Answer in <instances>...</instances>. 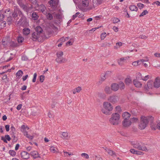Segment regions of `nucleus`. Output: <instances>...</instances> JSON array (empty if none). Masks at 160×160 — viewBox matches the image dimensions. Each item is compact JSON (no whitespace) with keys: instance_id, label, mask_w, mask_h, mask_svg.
Returning a JSON list of instances; mask_svg holds the SVG:
<instances>
[{"instance_id":"35","label":"nucleus","mask_w":160,"mask_h":160,"mask_svg":"<svg viewBox=\"0 0 160 160\" xmlns=\"http://www.w3.org/2000/svg\"><path fill=\"white\" fill-rule=\"evenodd\" d=\"M129 9L132 11H137L138 10L137 7L134 5L130 6L129 7Z\"/></svg>"},{"instance_id":"30","label":"nucleus","mask_w":160,"mask_h":160,"mask_svg":"<svg viewBox=\"0 0 160 160\" xmlns=\"http://www.w3.org/2000/svg\"><path fill=\"white\" fill-rule=\"evenodd\" d=\"M39 17L38 14L35 12H33L32 14V18L34 20H38Z\"/></svg>"},{"instance_id":"38","label":"nucleus","mask_w":160,"mask_h":160,"mask_svg":"<svg viewBox=\"0 0 160 160\" xmlns=\"http://www.w3.org/2000/svg\"><path fill=\"white\" fill-rule=\"evenodd\" d=\"M6 22L5 21H2L0 22V28H2L6 26Z\"/></svg>"},{"instance_id":"25","label":"nucleus","mask_w":160,"mask_h":160,"mask_svg":"<svg viewBox=\"0 0 160 160\" xmlns=\"http://www.w3.org/2000/svg\"><path fill=\"white\" fill-rule=\"evenodd\" d=\"M11 14V12L10 11V9H6L3 13L4 16L8 17L9 16V15Z\"/></svg>"},{"instance_id":"51","label":"nucleus","mask_w":160,"mask_h":160,"mask_svg":"<svg viewBox=\"0 0 160 160\" xmlns=\"http://www.w3.org/2000/svg\"><path fill=\"white\" fill-rule=\"evenodd\" d=\"M148 13V12L147 11V10H144L142 13L139 15L140 17H142L144 15H146Z\"/></svg>"},{"instance_id":"53","label":"nucleus","mask_w":160,"mask_h":160,"mask_svg":"<svg viewBox=\"0 0 160 160\" xmlns=\"http://www.w3.org/2000/svg\"><path fill=\"white\" fill-rule=\"evenodd\" d=\"M44 80V76L42 75L40 76V81L41 82H42Z\"/></svg>"},{"instance_id":"10","label":"nucleus","mask_w":160,"mask_h":160,"mask_svg":"<svg viewBox=\"0 0 160 160\" xmlns=\"http://www.w3.org/2000/svg\"><path fill=\"white\" fill-rule=\"evenodd\" d=\"M131 121L130 119L123 120L122 122L123 127L125 128L129 127L132 124Z\"/></svg>"},{"instance_id":"37","label":"nucleus","mask_w":160,"mask_h":160,"mask_svg":"<svg viewBox=\"0 0 160 160\" xmlns=\"http://www.w3.org/2000/svg\"><path fill=\"white\" fill-rule=\"evenodd\" d=\"M7 18V22L9 25H10L12 22V17L11 16H8Z\"/></svg>"},{"instance_id":"56","label":"nucleus","mask_w":160,"mask_h":160,"mask_svg":"<svg viewBox=\"0 0 160 160\" xmlns=\"http://www.w3.org/2000/svg\"><path fill=\"white\" fill-rule=\"evenodd\" d=\"M37 76V74L36 73H35L33 75V78L32 80L33 82H35L36 80V77Z\"/></svg>"},{"instance_id":"15","label":"nucleus","mask_w":160,"mask_h":160,"mask_svg":"<svg viewBox=\"0 0 160 160\" xmlns=\"http://www.w3.org/2000/svg\"><path fill=\"white\" fill-rule=\"evenodd\" d=\"M111 87L112 90L114 92L118 91L119 88V85L116 83H112L111 86Z\"/></svg>"},{"instance_id":"26","label":"nucleus","mask_w":160,"mask_h":160,"mask_svg":"<svg viewBox=\"0 0 160 160\" xmlns=\"http://www.w3.org/2000/svg\"><path fill=\"white\" fill-rule=\"evenodd\" d=\"M35 30V32H37L39 34H40L41 35L43 31V30L40 27H37L36 28Z\"/></svg>"},{"instance_id":"28","label":"nucleus","mask_w":160,"mask_h":160,"mask_svg":"<svg viewBox=\"0 0 160 160\" xmlns=\"http://www.w3.org/2000/svg\"><path fill=\"white\" fill-rule=\"evenodd\" d=\"M105 150L110 155L112 156H113L114 155L116 156L115 152H114L113 151L107 148L105 149Z\"/></svg>"},{"instance_id":"14","label":"nucleus","mask_w":160,"mask_h":160,"mask_svg":"<svg viewBox=\"0 0 160 160\" xmlns=\"http://www.w3.org/2000/svg\"><path fill=\"white\" fill-rule=\"evenodd\" d=\"M41 35L37 32H34L32 34L31 38L34 41L38 40V39Z\"/></svg>"},{"instance_id":"50","label":"nucleus","mask_w":160,"mask_h":160,"mask_svg":"<svg viewBox=\"0 0 160 160\" xmlns=\"http://www.w3.org/2000/svg\"><path fill=\"white\" fill-rule=\"evenodd\" d=\"M9 153L12 156H15L16 154V152L13 150H10Z\"/></svg>"},{"instance_id":"47","label":"nucleus","mask_w":160,"mask_h":160,"mask_svg":"<svg viewBox=\"0 0 160 160\" xmlns=\"http://www.w3.org/2000/svg\"><path fill=\"white\" fill-rule=\"evenodd\" d=\"M120 21V20L116 18H114L112 19V22H113L114 23H117Z\"/></svg>"},{"instance_id":"22","label":"nucleus","mask_w":160,"mask_h":160,"mask_svg":"<svg viewBox=\"0 0 160 160\" xmlns=\"http://www.w3.org/2000/svg\"><path fill=\"white\" fill-rule=\"evenodd\" d=\"M39 9L44 14H46V12L47 10H46V7L43 5H40Z\"/></svg>"},{"instance_id":"1","label":"nucleus","mask_w":160,"mask_h":160,"mask_svg":"<svg viewBox=\"0 0 160 160\" xmlns=\"http://www.w3.org/2000/svg\"><path fill=\"white\" fill-rule=\"evenodd\" d=\"M113 109V106L112 104L108 101H105L102 103L101 111L103 114L109 115L111 114Z\"/></svg>"},{"instance_id":"21","label":"nucleus","mask_w":160,"mask_h":160,"mask_svg":"<svg viewBox=\"0 0 160 160\" xmlns=\"http://www.w3.org/2000/svg\"><path fill=\"white\" fill-rule=\"evenodd\" d=\"M133 83L136 87L140 88L142 87V84L141 82L136 80H133Z\"/></svg>"},{"instance_id":"5","label":"nucleus","mask_w":160,"mask_h":160,"mask_svg":"<svg viewBox=\"0 0 160 160\" xmlns=\"http://www.w3.org/2000/svg\"><path fill=\"white\" fill-rule=\"evenodd\" d=\"M56 55L57 58H56V61L58 63H61L65 62V59L62 57L63 55V52L62 51L58 52Z\"/></svg>"},{"instance_id":"55","label":"nucleus","mask_w":160,"mask_h":160,"mask_svg":"<svg viewBox=\"0 0 160 160\" xmlns=\"http://www.w3.org/2000/svg\"><path fill=\"white\" fill-rule=\"evenodd\" d=\"M11 131H12V133L11 134H14L15 132V128H14V127H13V126H11Z\"/></svg>"},{"instance_id":"31","label":"nucleus","mask_w":160,"mask_h":160,"mask_svg":"<svg viewBox=\"0 0 160 160\" xmlns=\"http://www.w3.org/2000/svg\"><path fill=\"white\" fill-rule=\"evenodd\" d=\"M23 74L22 71L21 70H19L16 74V76L18 78H20Z\"/></svg>"},{"instance_id":"49","label":"nucleus","mask_w":160,"mask_h":160,"mask_svg":"<svg viewBox=\"0 0 160 160\" xmlns=\"http://www.w3.org/2000/svg\"><path fill=\"white\" fill-rule=\"evenodd\" d=\"M12 15L14 18H16L18 16L17 9L15 10L12 14Z\"/></svg>"},{"instance_id":"33","label":"nucleus","mask_w":160,"mask_h":160,"mask_svg":"<svg viewBox=\"0 0 160 160\" xmlns=\"http://www.w3.org/2000/svg\"><path fill=\"white\" fill-rule=\"evenodd\" d=\"M125 82L126 85H129L130 84L132 83V81L130 78H127L125 79Z\"/></svg>"},{"instance_id":"32","label":"nucleus","mask_w":160,"mask_h":160,"mask_svg":"<svg viewBox=\"0 0 160 160\" xmlns=\"http://www.w3.org/2000/svg\"><path fill=\"white\" fill-rule=\"evenodd\" d=\"M89 2L88 0H82V4L84 7H87L89 4Z\"/></svg>"},{"instance_id":"52","label":"nucleus","mask_w":160,"mask_h":160,"mask_svg":"<svg viewBox=\"0 0 160 160\" xmlns=\"http://www.w3.org/2000/svg\"><path fill=\"white\" fill-rule=\"evenodd\" d=\"M78 93L79 92L82 90V88L81 87L78 86L77 88L74 89Z\"/></svg>"},{"instance_id":"23","label":"nucleus","mask_w":160,"mask_h":160,"mask_svg":"<svg viewBox=\"0 0 160 160\" xmlns=\"http://www.w3.org/2000/svg\"><path fill=\"white\" fill-rule=\"evenodd\" d=\"M31 155L34 158H41L39 156L38 152L36 151H33L31 152Z\"/></svg>"},{"instance_id":"9","label":"nucleus","mask_w":160,"mask_h":160,"mask_svg":"<svg viewBox=\"0 0 160 160\" xmlns=\"http://www.w3.org/2000/svg\"><path fill=\"white\" fill-rule=\"evenodd\" d=\"M58 0H50L48 2L49 7H50L53 9L56 8L58 5Z\"/></svg>"},{"instance_id":"2","label":"nucleus","mask_w":160,"mask_h":160,"mask_svg":"<svg viewBox=\"0 0 160 160\" xmlns=\"http://www.w3.org/2000/svg\"><path fill=\"white\" fill-rule=\"evenodd\" d=\"M153 120V118L152 116H142L140 118V122L139 124V128L141 130L144 129L148 124V122L152 121Z\"/></svg>"},{"instance_id":"48","label":"nucleus","mask_w":160,"mask_h":160,"mask_svg":"<svg viewBox=\"0 0 160 160\" xmlns=\"http://www.w3.org/2000/svg\"><path fill=\"white\" fill-rule=\"evenodd\" d=\"M27 128L28 129H29V128L27 126H25V125H22L21 127V131L25 130V129Z\"/></svg>"},{"instance_id":"16","label":"nucleus","mask_w":160,"mask_h":160,"mask_svg":"<svg viewBox=\"0 0 160 160\" xmlns=\"http://www.w3.org/2000/svg\"><path fill=\"white\" fill-rule=\"evenodd\" d=\"M21 157L23 159H27L29 158V154L26 152H21Z\"/></svg>"},{"instance_id":"6","label":"nucleus","mask_w":160,"mask_h":160,"mask_svg":"<svg viewBox=\"0 0 160 160\" xmlns=\"http://www.w3.org/2000/svg\"><path fill=\"white\" fill-rule=\"evenodd\" d=\"M153 83L152 81L149 80L147 82V85L144 86L145 91L148 92L149 91L152 89L154 87Z\"/></svg>"},{"instance_id":"64","label":"nucleus","mask_w":160,"mask_h":160,"mask_svg":"<svg viewBox=\"0 0 160 160\" xmlns=\"http://www.w3.org/2000/svg\"><path fill=\"white\" fill-rule=\"evenodd\" d=\"M154 56L156 57L160 58V53L156 52L154 54Z\"/></svg>"},{"instance_id":"46","label":"nucleus","mask_w":160,"mask_h":160,"mask_svg":"<svg viewBox=\"0 0 160 160\" xmlns=\"http://www.w3.org/2000/svg\"><path fill=\"white\" fill-rule=\"evenodd\" d=\"M94 160H103L99 155H95Z\"/></svg>"},{"instance_id":"18","label":"nucleus","mask_w":160,"mask_h":160,"mask_svg":"<svg viewBox=\"0 0 160 160\" xmlns=\"http://www.w3.org/2000/svg\"><path fill=\"white\" fill-rule=\"evenodd\" d=\"M21 7L27 12H29L32 9L31 7H28L24 4H21Z\"/></svg>"},{"instance_id":"13","label":"nucleus","mask_w":160,"mask_h":160,"mask_svg":"<svg viewBox=\"0 0 160 160\" xmlns=\"http://www.w3.org/2000/svg\"><path fill=\"white\" fill-rule=\"evenodd\" d=\"M153 83V85L154 88H158L160 87V78L159 77H157Z\"/></svg>"},{"instance_id":"45","label":"nucleus","mask_w":160,"mask_h":160,"mask_svg":"<svg viewBox=\"0 0 160 160\" xmlns=\"http://www.w3.org/2000/svg\"><path fill=\"white\" fill-rule=\"evenodd\" d=\"M106 36V32L102 33L101 35V38L102 40H103Z\"/></svg>"},{"instance_id":"41","label":"nucleus","mask_w":160,"mask_h":160,"mask_svg":"<svg viewBox=\"0 0 160 160\" xmlns=\"http://www.w3.org/2000/svg\"><path fill=\"white\" fill-rule=\"evenodd\" d=\"M24 40V39L23 37L19 36L18 38V43H22Z\"/></svg>"},{"instance_id":"12","label":"nucleus","mask_w":160,"mask_h":160,"mask_svg":"<svg viewBox=\"0 0 160 160\" xmlns=\"http://www.w3.org/2000/svg\"><path fill=\"white\" fill-rule=\"evenodd\" d=\"M61 134L62 135L61 138L63 139L68 140L70 138V136L67 131L62 132Z\"/></svg>"},{"instance_id":"11","label":"nucleus","mask_w":160,"mask_h":160,"mask_svg":"<svg viewBox=\"0 0 160 160\" xmlns=\"http://www.w3.org/2000/svg\"><path fill=\"white\" fill-rule=\"evenodd\" d=\"M130 58L129 56L121 58L118 60V64L121 66L123 65L124 62H126V60Z\"/></svg>"},{"instance_id":"57","label":"nucleus","mask_w":160,"mask_h":160,"mask_svg":"<svg viewBox=\"0 0 160 160\" xmlns=\"http://www.w3.org/2000/svg\"><path fill=\"white\" fill-rule=\"evenodd\" d=\"M50 150L51 152L53 153H55L56 151L54 147H51L50 148Z\"/></svg>"},{"instance_id":"19","label":"nucleus","mask_w":160,"mask_h":160,"mask_svg":"<svg viewBox=\"0 0 160 160\" xmlns=\"http://www.w3.org/2000/svg\"><path fill=\"white\" fill-rule=\"evenodd\" d=\"M1 139L4 142L7 143L8 142L7 140H8V141H10L11 139V138L9 135H7L5 136L4 137L3 136H2L1 137Z\"/></svg>"},{"instance_id":"17","label":"nucleus","mask_w":160,"mask_h":160,"mask_svg":"<svg viewBox=\"0 0 160 160\" xmlns=\"http://www.w3.org/2000/svg\"><path fill=\"white\" fill-rule=\"evenodd\" d=\"M130 114L128 112H123L122 114V117L123 119V120L130 119Z\"/></svg>"},{"instance_id":"60","label":"nucleus","mask_w":160,"mask_h":160,"mask_svg":"<svg viewBox=\"0 0 160 160\" xmlns=\"http://www.w3.org/2000/svg\"><path fill=\"white\" fill-rule=\"evenodd\" d=\"M79 13H80L79 12H77L73 16L72 19L73 20L76 17H77L78 16L79 14Z\"/></svg>"},{"instance_id":"63","label":"nucleus","mask_w":160,"mask_h":160,"mask_svg":"<svg viewBox=\"0 0 160 160\" xmlns=\"http://www.w3.org/2000/svg\"><path fill=\"white\" fill-rule=\"evenodd\" d=\"M22 60L23 61H27L28 60V58L26 56H23L22 58Z\"/></svg>"},{"instance_id":"20","label":"nucleus","mask_w":160,"mask_h":160,"mask_svg":"<svg viewBox=\"0 0 160 160\" xmlns=\"http://www.w3.org/2000/svg\"><path fill=\"white\" fill-rule=\"evenodd\" d=\"M22 132L23 133L24 135L26 137L29 139L32 140L34 136L33 135H29L27 131L26 130H23L22 131Z\"/></svg>"},{"instance_id":"34","label":"nucleus","mask_w":160,"mask_h":160,"mask_svg":"<svg viewBox=\"0 0 160 160\" xmlns=\"http://www.w3.org/2000/svg\"><path fill=\"white\" fill-rule=\"evenodd\" d=\"M44 14L46 15V17H47V18L48 19L50 20H51L52 19L53 17L52 15L49 13H48L47 11L46 12V14Z\"/></svg>"},{"instance_id":"54","label":"nucleus","mask_w":160,"mask_h":160,"mask_svg":"<svg viewBox=\"0 0 160 160\" xmlns=\"http://www.w3.org/2000/svg\"><path fill=\"white\" fill-rule=\"evenodd\" d=\"M148 36L145 35H141L139 36V38L143 39H146L148 38Z\"/></svg>"},{"instance_id":"58","label":"nucleus","mask_w":160,"mask_h":160,"mask_svg":"<svg viewBox=\"0 0 160 160\" xmlns=\"http://www.w3.org/2000/svg\"><path fill=\"white\" fill-rule=\"evenodd\" d=\"M115 109L118 112H121L122 110L121 108L119 106H117L115 108Z\"/></svg>"},{"instance_id":"29","label":"nucleus","mask_w":160,"mask_h":160,"mask_svg":"<svg viewBox=\"0 0 160 160\" xmlns=\"http://www.w3.org/2000/svg\"><path fill=\"white\" fill-rule=\"evenodd\" d=\"M9 42V40L8 39L6 38L2 40V45L4 46V47H6L8 45Z\"/></svg>"},{"instance_id":"27","label":"nucleus","mask_w":160,"mask_h":160,"mask_svg":"<svg viewBox=\"0 0 160 160\" xmlns=\"http://www.w3.org/2000/svg\"><path fill=\"white\" fill-rule=\"evenodd\" d=\"M30 32V30L28 28H24L23 30V33L25 35H28Z\"/></svg>"},{"instance_id":"36","label":"nucleus","mask_w":160,"mask_h":160,"mask_svg":"<svg viewBox=\"0 0 160 160\" xmlns=\"http://www.w3.org/2000/svg\"><path fill=\"white\" fill-rule=\"evenodd\" d=\"M119 85V88L121 90L125 88V85L124 83L122 82H120L118 84Z\"/></svg>"},{"instance_id":"62","label":"nucleus","mask_w":160,"mask_h":160,"mask_svg":"<svg viewBox=\"0 0 160 160\" xmlns=\"http://www.w3.org/2000/svg\"><path fill=\"white\" fill-rule=\"evenodd\" d=\"M149 78V76L147 75L144 77L143 78H142V79L143 81H146Z\"/></svg>"},{"instance_id":"61","label":"nucleus","mask_w":160,"mask_h":160,"mask_svg":"<svg viewBox=\"0 0 160 160\" xmlns=\"http://www.w3.org/2000/svg\"><path fill=\"white\" fill-rule=\"evenodd\" d=\"M4 17L3 14H0V22L3 21Z\"/></svg>"},{"instance_id":"44","label":"nucleus","mask_w":160,"mask_h":160,"mask_svg":"<svg viewBox=\"0 0 160 160\" xmlns=\"http://www.w3.org/2000/svg\"><path fill=\"white\" fill-rule=\"evenodd\" d=\"M99 97L102 99H105L106 97V95L103 93H99L98 94Z\"/></svg>"},{"instance_id":"59","label":"nucleus","mask_w":160,"mask_h":160,"mask_svg":"<svg viewBox=\"0 0 160 160\" xmlns=\"http://www.w3.org/2000/svg\"><path fill=\"white\" fill-rule=\"evenodd\" d=\"M137 6L140 9H141L143 7L144 5L143 4L139 3L138 4Z\"/></svg>"},{"instance_id":"40","label":"nucleus","mask_w":160,"mask_h":160,"mask_svg":"<svg viewBox=\"0 0 160 160\" xmlns=\"http://www.w3.org/2000/svg\"><path fill=\"white\" fill-rule=\"evenodd\" d=\"M130 120H131V124L132 123L137 122L138 120V119L137 118H135V117L131 118L130 119Z\"/></svg>"},{"instance_id":"7","label":"nucleus","mask_w":160,"mask_h":160,"mask_svg":"<svg viewBox=\"0 0 160 160\" xmlns=\"http://www.w3.org/2000/svg\"><path fill=\"white\" fill-rule=\"evenodd\" d=\"M111 72L110 71H106L103 73H102L101 75V79L99 82V83H102L104 82L108 77H110Z\"/></svg>"},{"instance_id":"8","label":"nucleus","mask_w":160,"mask_h":160,"mask_svg":"<svg viewBox=\"0 0 160 160\" xmlns=\"http://www.w3.org/2000/svg\"><path fill=\"white\" fill-rule=\"evenodd\" d=\"M119 98L118 97L115 95H112L109 97L108 98V102L112 104H114L118 102Z\"/></svg>"},{"instance_id":"42","label":"nucleus","mask_w":160,"mask_h":160,"mask_svg":"<svg viewBox=\"0 0 160 160\" xmlns=\"http://www.w3.org/2000/svg\"><path fill=\"white\" fill-rule=\"evenodd\" d=\"M140 62V61L139 60H138L137 61H135V62H133L132 63V65L133 66H138L139 64H140L139 63V62Z\"/></svg>"},{"instance_id":"39","label":"nucleus","mask_w":160,"mask_h":160,"mask_svg":"<svg viewBox=\"0 0 160 160\" xmlns=\"http://www.w3.org/2000/svg\"><path fill=\"white\" fill-rule=\"evenodd\" d=\"M64 153V156L65 157H68V156L73 155V154L71 152H69L66 151H63Z\"/></svg>"},{"instance_id":"4","label":"nucleus","mask_w":160,"mask_h":160,"mask_svg":"<svg viewBox=\"0 0 160 160\" xmlns=\"http://www.w3.org/2000/svg\"><path fill=\"white\" fill-rule=\"evenodd\" d=\"M133 147L137 149L145 151H148L145 145L141 142H137L132 144Z\"/></svg>"},{"instance_id":"43","label":"nucleus","mask_w":160,"mask_h":160,"mask_svg":"<svg viewBox=\"0 0 160 160\" xmlns=\"http://www.w3.org/2000/svg\"><path fill=\"white\" fill-rule=\"evenodd\" d=\"M81 155L82 157H83L87 159H88L89 158L88 155L87 154L85 153H82L81 154Z\"/></svg>"},{"instance_id":"3","label":"nucleus","mask_w":160,"mask_h":160,"mask_svg":"<svg viewBox=\"0 0 160 160\" xmlns=\"http://www.w3.org/2000/svg\"><path fill=\"white\" fill-rule=\"evenodd\" d=\"M120 115L118 113H113L109 119L110 123L112 125L117 126L120 123Z\"/></svg>"},{"instance_id":"24","label":"nucleus","mask_w":160,"mask_h":160,"mask_svg":"<svg viewBox=\"0 0 160 160\" xmlns=\"http://www.w3.org/2000/svg\"><path fill=\"white\" fill-rule=\"evenodd\" d=\"M112 89H111L108 86L105 87L104 88V91L106 94H110L112 92Z\"/></svg>"}]
</instances>
